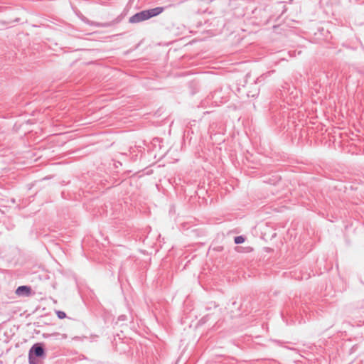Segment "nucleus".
<instances>
[{
	"mask_svg": "<svg viewBox=\"0 0 364 364\" xmlns=\"http://www.w3.org/2000/svg\"><path fill=\"white\" fill-rule=\"evenodd\" d=\"M164 11V7H156L151 9L144 10L135 14L129 18V23H137L152 17L161 14Z\"/></svg>",
	"mask_w": 364,
	"mask_h": 364,
	"instance_id": "1",
	"label": "nucleus"
},
{
	"mask_svg": "<svg viewBox=\"0 0 364 364\" xmlns=\"http://www.w3.org/2000/svg\"><path fill=\"white\" fill-rule=\"evenodd\" d=\"M45 350L42 343H37L32 346L28 352L29 364H37L36 358H44Z\"/></svg>",
	"mask_w": 364,
	"mask_h": 364,
	"instance_id": "2",
	"label": "nucleus"
},
{
	"mask_svg": "<svg viewBox=\"0 0 364 364\" xmlns=\"http://www.w3.org/2000/svg\"><path fill=\"white\" fill-rule=\"evenodd\" d=\"M15 294L18 296L28 297L33 294L32 289L29 286H20L16 291Z\"/></svg>",
	"mask_w": 364,
	"mask_h": 364,
	"instance_id": "3",
	"label": "nucleus"
},
{
	"mask_svg": "<svg viewBox=\"0 0 364 364\" xmlns=\"http://www.w3.org/2000/svg\"><path fill=\"white\" fill-rule=\"evenodd\" d=\"M234 241H235V244H241V243L244 242L245 237L242 235L237 236L235 237Z\"/></svg>",
	"mask_w": 364,
	"mask_h": 364,
	"instance_id": "4",
	"label": "nucleus"
},
{
	"mask_svg": "<svg viewBox=\"0 0 364 364\" xmlns=\"http://www.w3.org/2000/svg\"><path fill=\"white\" fill-rule=\"evenodd\" d=\"M56 314L60 319H63L66 317V314L64 311H56Z\"/></svg>",
	"mask_w": 364,
	"mask_h": 364,
	"instance_id": "5",
	"label": "nucleus"
},
{
	"mask_svg": "<svg viewBox=\"0 0 364 364\" xmlns=\"http://www.w3.org/2000/svg\"><path fill=\"white\" fill-rule=\"evenodd\" d=\"M126 319H127V317L124 315H121L118 318L119 321H125Z\"/></svg>",
	"mask_w": 364,
	"mask_h": 364,
	"instance_id": "6",
	"label": "nucleus"
}]
</instances>
